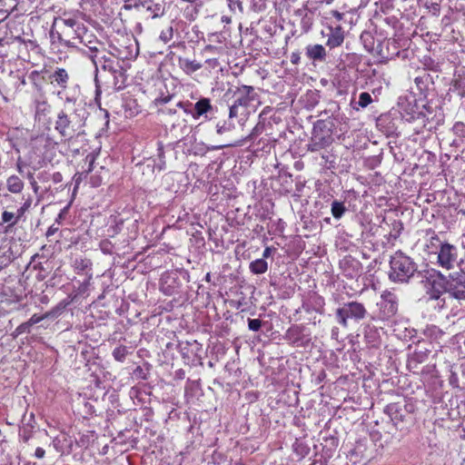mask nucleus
Instances as JSON below:
<instances>
[{
	"label": "nucleus",
	"instance_id": "nucleus-17",
	"mask_svg": "<svg viewBox=\"0 0 465 465\" xmlns=\"http://www.w3.org/2000/svg\"><path fill=\"white\" fill-rule=\"evenodd\" d=\"M187 106H192V104H184L183 102H178L176 104V107L183 108L186 114H191L194 119H198L213 110L211 100L209 98H201L199 101H197L194 104L193 111L189 110Z\"/></svg>",
	"mask_w": 465,
	"mask_h": 465
},
{
	"label": "nucleus",
	"instance_id": "nucleus-2",
	"mask_svg": "<svg viewBox=\"0 0 465 465\" xmlns=\"http://www.w3.org/2000/svg\"><path fill=\"white\" fill-rule=\"evenodd\" d=\"M417 270V263L403 252L397 251L391 256L388 275L392 282L408 283Z\"/></svg>",
	"mask_w": 465,
	"mask_h": 465
},
{
	"label": "nucleus",
	"instance_id": "nucleus-6",
	"mask_svg": "<svg viewBox=\"0 0 465 465\" xmlns=\"http://www.w3.org/2000/svg\"><path fill=\"white\" fill-rule=\"evenodd\" d=\"M368 314L367 309L364 304L356 301L344 302L335 312V318L337 322L343 328L349 325V320H353L356 322L363 320Z\"/></svg>",
	"mask_w": 465,
	"mask_h": 465
},
{
	"label": "nucleus",
	"instance_id": "nucleus-11",
	"mask_svg": "<svg viewBox=\"0 0 465 465\" xmlns=\"http://www.w3.org/2000/svg\"><path fill=\"white\" fill-rule=\"evenodd\" d=\"M77 42L88 49L84 54L91 59L92 63L106 53L104 44L99 41L85 26Z\"/></svg>",
	"mask_w": 465,
	"mask_h": 465
},
{
	"label": "nucleus",
	"instance_id": "nucleus-50",
	"mask_svg": "<svg viewBox=\"0 0 465 465\" xmlns=\"http://www.w3.org/2000/svg\"><path fill=\"white\" fill-rule=\"evenodd\" d=\"M7 252L8 251L5 248L0 247V268L10 262V257L6 255Z\"/></svg>",
	"mask_w": 465,
	"mask_h": 465
},
{
	"label": "nucleus",
	"instance_id": "nucleus-13",
	"mask_svg": "<svg viewBox=\"0 0 465 465\" xmlns=\"http://www.w3.org/2000/svg\"><path fill=\"white\" fill-rule=\"evenodd\" d=\"M373 455V446L367 439L359 440L351 450H350L347 457L353 464L366 463Z\"/></svg>",
	"mask_w": 465,
	"mask_h": 465
},
{
	"label": "nucleus",
	"instance_id": "nucleus-9",
	"mask_svg": "<svg viewBox=\"0 0 465 465\" xmlns=\"http://www.w3.org/2000/svg\"><path fill=\"white\" fill-rule=\"evenodd\" d=\"M83 119L76 120L72 114L61 110L56 116L54 130L64 139L70 140L79 135Z\"/></svg>",
	"mask_w": 465,
	"mask_h": 465
},
{
	"label": "nucleus",
	"instance_id": "nucleus-23",
	"mask_svg": "<svg viewBox=\"0 0 465 465\" xmlns=\"http://www.w3.org/2000/svg\"><path fill=\"white\" fill-rule=\"evenodd\" d=\"M50 82L56 84L62 90H65L69 82V74L64 68L57 67L49 76Z\"/></svg>",
	"mask_w": 465,
	"mask_h": 465
},
{
	"label": "nucleus",
	"instance_id": "nucleus-43",
	"mask_svg": "<svg viewBox=\"0 0 465 465\" xmlns=\"http://www.w3.org/2000/svg\"><path fill=\"white\" fill-rule=\"evenodd\" d=\"M173 35V30L172 26H169L165 30H163L160 34V39L164 43H168Z\"/></svg>",
	"mask_w": 465,
	"mask_h": 465
},
{
	"label": "nucleus",
	"instance_id": "nucleus-34",
	"mask_svg": "<svg viewBox=\"0 0 465 465\" xmlns=\"http://www.w3.org/2000/svg\"><path fill=\"white\" fill-rule=\"evenodd\" d=\"M190 347H195L196 349H202V346L197 341L193 340L192 341H181L178 344L179 351L183 355V358L190 359Z\"/></svg>",
	"mask_w": 465,
	"mask_h": 465
},
{
	"label": "nucleus",
	"instance_id": "nucleus-1",
	"mask_svg": "<svg viewBox=\"0 0 465 465\" xmlns=\"http://www.w3.org/2000/svg\"><path fill=\"white\" fill-rule=\"evenodd\" d=\"M227 94H232V103L229 107V119L239 116H247L249 107L253 103L260 104V97L253 86L241 84L234 88H230Z\"/></svg>",
	"mask_w": 465,
	"mask_h": 465
},
{
	"label": "nucleus",
	"instance_id": "nucleus-32",
	"mask_svg": "<svg viewBox=\"0 0 465 465\" xmlns=\"http://www.w3.org/2000/svg\"><path fill=\"white\" fill-rule=\"evenodd\" d=\"M249 268L253 274H262L268 270V262L264 259H256L250 263Z\"/></svg>",
	"mask_w": 465,
	"mask_h": 465
},
{
	"label": "nucleus",
	"instance_id": "nucleus-7",
	"mask_svg": "<svg viewBox=\"0 0 465 465\" xmlns=\"http://www.w3.org/2000/svg\"><path fill=\"white\" fill-rule=\"evenodd\" d=\"M124 61H120L119 59L114 57L112 54L107 52L99 56L95 61L93 62V64L95 67V100H98V97L101 94V87L99 84L98 73L99 69L102 70L101 77L105 81V77L107 75H112L114 73H117V70L123 65Z\"/></svg>",
	"mask_w": 465,
	"mask_h": 465
},
{
	"label": "nucleus",
	"instance_id": "nucleus-47",
	"mask_svg": "<svg viewBox=\"0 0 465 465\" xmlns=\"http://www.w3.org/2000/svg\"><path fill=\"white\" fill-rule=\"evenodd\" d=\"M92 274H90L83 282L80 283L78 287V292L80 294H84L91 284Z\"/></svg>",
	"mask_w": 465,
	"mask_h": 465
},
{
	"label": "nucleus",
	"instance_id": "nucleus-61",
	"mask_svg": "<svg viewBox=\"0 0 465 465\" xmlns=\"http://www.w3.org/2000/svg\"><path fill=\"white\" fill-rule=\"evenodd\" d=\"M272 254V248L271 247H266L262 252V257L261 259H267L271 256Z\"/></svg>",
	"mask_w": 465,
	"mask_h": 465
},
{
	"label": "nucleus",
	"instance_id": "nucleus-15",
	"mask_svg": "<svg viewBox=\"0 0 465 465\" xmlns=\"http://www.w3.org/2000/svg\"><path fill=\"white\" fill-rule=\"evenodd\" d=\"M284 340L290 344L305 347L311 342V333L303 325H292L284 333Z\"/></svg>",
	"mask_w": 465,
	"mask_h": 465
},
{
	"label": "nucleus",
	"instance_id": "nucleus-10",
	"mask_svg": "<svg viewBox=\"0 0 465 465\" xmlns=\"http://www.w3.org/2000/svg\"><path fill=\"white\" fill-rule=\"evenodd\" d=\"M60 29L63 31V36L69 41L68 48L80 50L77 41L84 28V25L75 18H61Z\"/></svg>",
	"mask_w": 465,
	"mask_h": 465
},
{
	"label": "nucleus",
	"instance_id": "nucleus-25",
	"mask_svg": "<svg viewBox=\"0 0 465 465\" xmlns=\"http://www.w3.org/2000/svg\"><path fill=\"white\" fill-rule=\"evenodd\" d=\"M330 30L331 33L328 35L326 43L327 46L330 48H335L341 45L344 41V32L341 26L336 25L335 27H331Z\"/></svg>",
	"mask_w": 465,
	"mask_h": 465
},
{
	"label": "nucleus",
	"instance_id": "nucleus-49",
	"mask_svg": "<svg viewBox=\"0 0 465 465\" xmlns=\"http://www.w3.org/2000/svg\"><path fill=\"white\" fill-rule=\"evenodd\" d=\"M30 332V325L27 323V322H23L20 324L15 330V336H18L23 333H29Z\"/></svg>",
	"mask_w": 465,
	"mask_h": 465
},
{
	"label": "nucleus",
	"instance_id": "nucleus-54",
	"mask_svg": "<svg viewBox=\"0 0 465 465\" xmlns=\"http://www.w3.org/2000/svg\"><path fill=\"white\" fill-rule=\"evenodd\" d=\"M59 230V225L55 223H54L46 231V237H50L54 235L56 232Z\"/></svg>",
	"mask_w": 465,
	"mask_h": 465
},
{
	"label": "nucleus",
	"instance_id": "nucleus-38",
	"mask_svg": "<svg viewBox=\"0 0 465 465\" xmlns=\"http://www.w3.org/2000/svg\"><path fill=\"white\" fill-rule=\"evenodd\" d=\"M372 103L371 95L367 92H362L359 94V100L356 103L358 106H353L354 109L358 110L361 108H366Z\"/></svg>",
	"mask_w": 465,
	"mask_h": 465
},
{
	"label": "nucleus",
	"instance_id": "nucleus-64",
	"mask_svg": "<svg viewBox=\"0 0 465 465\" xmlns=\"http://www.w3.org/2000/svg\"><path fill=\"white\" fill-rule=\"evenodd\" d=\"M270 111H271V108H270L269 106H266L265 108H263V110H262V111L261 112V114H259V119H260V120H264V119H263V116H264L265 114H268V112H270Z\"/></svg>",
	"mask_w": 465,
	"mask_h": 465
},
{
	"label": "nucleus",
	"instance_id": "nucleus-28",
	"mask_svg": "<svg viewBox=\"0 0 465 465\" xmlns=\"http://www.w3.org/2000/svg\"><path fill=\"white\" fill-rule=\"evenodd\" d=\"M25 183L17 175H11L6 179L7 190L12 193H20L24 189Z\"/></svg>",
	"mask_w": 465,
	"mask_h": 465
},
{
	"label": "nucleus",
	"instance_id": "nucleus-3",
	"mask_svg": "<svg viewBox=\"0 0 465 465\" xmlns=\"http://www.w3.org/2000/svg\"><path fill=\"white\" fill-rule=\"evenodd\" d=\"M431 114V107L423 99L411 96L401 104L402 118L409 123L419 122L420 129L427 126Z\"/></svg>",
	"mask_w": 465,
	"mask_h": 465
},
{
	"label": "nucleus",
	"instance_id": "nucleus-62",
	"mask_svg": "<svg viewBox=\"0 0 465 465\" xmlns=\"http://www.w3.org/2000/svg\"><path fill=\"white\" fill-rule=\"evenodd\" d=\"M415 124V126L413 127V132L414 134H420L423 132V130L426 128V127H421L420 129L419 128V122H413Z\"/></svg>",
	"mask_w": 465,
	"mask_h": 465
},
{
	"label": "nucleus",
	"instance_id": "nucleus-46",
	"mask_svg": "<svg viewBox=\"0 0 465 465\" xmlns=\"http://www.w3.org/2000/svg\"><path fill=\"white\" fill-rule=\"evenodd\" d=\"M32 204V199L28 198L25 202L17 209L16 214L21 218L26 211L29 210Z\"/></svg>",
	"mask_w": 465,
	"mask_h": 465
},
{
	"label": "nucleus",
	"instance_id": "nucleus-33",
	"mask_svg": "<svg viewBox=\"0 0 465 465\" xmlns=\"http://www.w3.org/2000/svg\"><path fill=\"white\" fill-rule=\"evenodd\" d=\"M19 217L16 213L4 211L1 215V220L3 223H7L5 232H8L12 227H14L19 221Z\"/></svg>",
	"mask_w": 465,
	"mask_h": 465
},
{
	"label": "nucleus",
	"instance_id": "nucleus-40",
	"mask_svg": "<svg viewBox=\"0 0 465 465\" xmlns=\"http://www.w3.org/2000/svg\"><path fill=\"white\" fill-rule=\"evenodd\" d=\"M128 354V350L125 346L120 345L113 351V356L115 361L123 362L124 361L126 356Z\"/></svg>",
	"mask_w": 465,
	"mask_h": 465
},
{
	"label": "nucleus",
	"instance_id": "nucleus-52",
	"mask_svg": "<svg viewBox=\"0 0 465 465\" xmlns=\"http://www.w3.org/2000/svg\"><path fill=\"white\" fill-rule=\"evenodd\" d=\"M173 98V95H166V96H161L159 98H156L154 100V104L159 106V105H165L166 104H168Z\"/></svg>",
	"mask_w": 465,
	"mask_h": 465
},
{
	"label": "nucleus",
	"instance_id": "nucleus-44",
	"mask_svg": "<svg viewBox=\"0 0 465 465\" xmlns=\"http://www.w3.org/2000/svg\"><path fill=\"white\" fill-rule=\"evenodd\" d=\"M262 322L260 319H248V328L250 331H258L262 327Z\"/></svg>",
	"mask_w": 465,
	"mask_h": 465
},
{
	"label": "nucleus",
	"instance_id": "nucleus-22",
	"mask_svg": "<svg viewBox=\"0 0 465 465\" xmlns=\"http://www.w3.org/2000/svg\"><path fill=\"white\" fill-rule=\"evenodd\" d=\"M305 55L313 62H323L326 59V51L322 45H308L305 48Z\"/></svg>",
	"mask_w": 465,
	"mask_h": 465
},
{
	"label": "nucleus",
	"instance_id": "nucleus-4",
	"mask_svg": "<svg viewBox=\"0 0 465 465\" xmlns=\"http://www.w3.org/2000/svg\"><path fill=\"white\" fill-rule=\"evenodd\" d=\"M426 280L429 284L427 294L430 300L437 301L438 305L441 308L445 306V299L443 294H448V275L443 274L440 271L431 269L427 271Z\"/></svg>",
	"mask_w": 465,
	"mask_h": 465
},
{
	"label": "nucleus",
	"instance_id": "nucleus-53",
	"mask_svg": "<svg viewBox=\"0 0 465 465\" xmlns=\"http://www.w3.org/2000/svg\"><path fill=\"white\" fill-rule=\"evenodd\" d=\"M45 318V316L44 315H38V314H34L32 315V317L27 321V323L30 325V327H32L33 325L40 322L42 320H44Z\"/></svg>",
	"mask_w": 465,
	"mask_h": 465
},
{
	"label": "nucleus",
	"instance_id": "nucleus-31",
	"mask_svg": "<svg viewBox=\"0 0 465 465\" xmlns=\"http://www.w3.org/2000/svg\"><path fill=\"white\" fill-rule=\"evenodd\" d=\"M265 130V123L264 120H260L256 124V125L252 128L251 133L242 139V143H239V145L243 144L244 143L253 141L256 137H258L260 134L263 133Z\"/></svg>",
	"mask_w": 465,
	"mask_h": 465
},
{
	"label": "nucleus",
	"instance_id": "nucleus-37",
	"mask_svg": "<svg viewBox=\"0 0 465 465\" xmlns=\"http://www.w3.org/2000/svg\"><path fill=\"white\" fill-rule=\"evenodd\" d=\"M430 75L427 73L415 77L414 82L420 92H424L427 89L428 84L430 81Z\"/></svg>",
	"mask_w": 465,
	"mask_h": 465
},
{
	"label": "nucleus",
	"instance_id": "nucleus-36",
	"mask_svg": "<svg viewBox=\"0 0 465 465\" xmlns=\"http://www.w3.org/2000/svg\"><path fill=\"white\" fill-rule=\"evenodd\" d=\"M452 132L459 138V140L453 141L454 143L465 141V124L461 122L455 123L452 127Z\"/></svg>",
	"mask_w": 465,
	"mask_h": 465
},
{
	"label": "nucleus",
	"instance_id": "nucleus-16",
	"mask_svg": "<svg viewBox=\"0 0 465 465\" xmlns=\"http://www.w3.org/2000/svg\"><path fill=\"white\" fill-rule=\"evenodd\" d=\"M340 269L348 279H354L361 274L362 265L361 262L351 255H346L340 261Z\"/></svg>",
	"mask_w": 465,
	"mask_h": 465
},
{
	"label": "nucleus",
	"instance_id": "nucleus-18",
	"mask_svg": "<svg viewBox=\"0 0 465 465\" xmlns=\"http://www.w3.org/2000/svg\"><path fill=\"white\" fill-rule=\"evenodd\" d=\"M126 69L124 67V65H122L117 70V73H114L112 75H107V77H105L104 84L108 90L116 92L123 90L126 86Z\"/></svg>",
	"mask_w": 465,
	"mask_h": 465
},
{
	"label": "nucleus",
	"instance_id": "nucleus-56",
	"mask_svg": "<svg viewBox=\"0 0 465 465\" xmlns=\"http://www.w3.org/2000/svg\"><path fill=\"white\" fill-rule=\"evenodd\" d=\"M301 57L299 52H292L290 56V61L292 64H298L300 63Z\"/></svg>",
	"mask_w": 465,
	"mask_h": 465
},
{
	"label": "nucleus",
	"instance_id": "nucleus-45",
	"mask_svg": "<svg viewBox=\"0 0 465 465\" xmlns=\"http://www.w3.org/2000/svg\"><path fill=\"white\" fill-rule=\"evenodd\" d=\"M70 206H71V203H68L66 206H64L61 211L60 213H58L57 217L55 218V221L54 223H57L58 225H60L63 222V220L65 219L68 212H69V209H70Z\"/></svg>",
	"mask_w": 465,
	"mask_h": 465
},
{
	"label": "nucleus",
	"instance_id": "nucleus-8",
	"mask_svg": "<svg viewBox=\"0 0 465 465\" xmlns=\"http://www.w3.org/2000/svg\"><path fill=\"white\" fill-rule=\"evenodd\" d=\"M332 134L329 124L324 120H318L312 128V137L307 144L308 151L318 152L332 143Z\"/></svg>",
	"mask_w": 465,
	"mask_h": 465
},
{
	"label": "nucleus",
	"instance_id": "nucleus-24",
	"mask_svg": "<svg viewBox=\"0 0 465 465\" xmlns=\"http://www.w3.org/2000/svg\"><path fill=\"white\" fill-rule=\"evenodd\" d=\"M141 5L152 14L153 18L162 17L165 13V3L153 0H140Z\"/></svg>",
	"mask_w": 465,
	"mask_h": 465
},
{
	"label": "nucleus",
	"instance_id": "nucleus-21",
	"mask_svg": "<svg viewBox=\"0 0 465 465\" xmlns=\"http://www.w3.org/2000/svg\"><path fill=\"white\" fill-rule=\"evenodd\" d=\"M363 337L366 343L371 347H378L381 343L380 331L376 326L371 323L364 326Z\"/></svg>",
	"mask_w": 465,
	"mask_h": 465
},
{
	"label": "nucleus",
	"instance_id": "nucleus-35",
	"mask_svg": "<svg viewBox=\"0 0 465 465\" xmlns=\"http://www.w3.org/2000/svg\"><path fill=\"white\" fill-rule=\"evenodd\" d=\"M346 211L347 208L343 202L333 201L331 203V212L335 219H341L344 215Z\"/></svg>",
	"mask_w": 465,
	"mask_h": 465
},
{
	"label": "nucleus",
	"instance_id": "nucleus-57",
	"mask_svg": "<svg viewBox=\"0 0 465 465\" xmlns=\"http://www.w3.org/2000/svg\"><path fill=\"white\" fill-rule=\"evenodd\" d=\"M158 112L163 114H170L171 115V114H176L177 110H176V108L163 107V108H159Z\"/></svg>",
	"mask_w": 465,
	"mask_h": 465
},
{
	"label": "nucleus",
	"instance_id": "nucleus-58",
	"mask_svg": "<svg viewBox=\"0 0 465 465\" xmlns=\"http://www.w3.org/2000/svg\"><path fill=\"white\" fill-rule=\"evenodd\" d=\"M51 179L54 182V183H59L63 181V175L61 173L56 172L52 174Z\"/></svg>",
	"mask_w": 465,
	"mask_h": 465
},
{
	"label": "nucleus",
	"instance_id": "nucleus-27",
	"mask_svg": "<svg viewBox=\"0 0 465 465\" xmlns=\"http://www.w3.org/2000/svg\"><path fill=\"white\" fill-rule=\"evenodd\" d=\"M179 67L187 74H191L202 68V64L196 60H190L188 58L179 57Z\"/></svg>",
	"mask_w": 465,
	"mask_h": 465
},
{
	"label": "nucleus",
	"instance_id": "nucleus-55",
	"mask_svg": "<svg viewBox=\"0 0 465 465\" xmlns=\"http://www.w3.org/2000/svg\"><path fill=\"white\" fill-rule=\"evenodd\" d=\"M20 438L24 442H27L32 437L31 430L24 429L23 431L19 434Z\"/></svg>",
	"mask_w": 465,
	"mask_h": 465
},
{
	"label": "nucleus",
	"instance_id": "nucleus-26",
	"mask_svg": "<svg viewBox=\"0 0 465 465\" xmlns=\"http://www.w3.org/2000/svg\"><path fill=\"white\" fill-rule=\"evenodd\" d=\"M35 108V118L38 122L44 121L51 112V105L45 100H36Z\"/></svg>",
	"mask_w": 465,
	"mask_h": 465
},
{
	"label": "nucleus",
	"instance_id": "nucleus-42",
	"mask_svg": "<svg viewBox=\"0 0 465 465\" xmlns=\"http://www.w3.org/2000/svg\"><path fill=\"white\" fill-rule=\"evenodd\" d=\"M28 80L36 88L40 89L42 86L43 78L40 72L35 70L28 74Z\"/></svg>",
	"mask_w": 465,
	"mask_h": 465
},
{
	"label": "nucleus",
	"instance_id": "nucleus-48",
	"mask_svg": "<svg viewBox=\"0 0 465 465\" xmlns=\"http://www.w3.org/2000/svg\"><path fill=\"white\" fill-rule=\"evenodd\" d=\"M314 307L313 310L317 312H322L324 306V300L321 296H314Z\"/></svg>",
	"mask_w": 465,
	"mask_h": 465
},
{
	"label": "nucleus",
	"instance_id": "nucleus-30",
	"mask_svg": "<svg viewBox=\"0 0 465 465\" xmlns=\"http://www.w3.org/2000/svg\"><path fill=\"white\" fill-rule=\"evenodd\" d=\"M49 36H50V42H51V45H55L56 44H60V45H63L64 46L67 47V45H70L69 41L66 40L64 36H63V31L62 29L59 28V30H55L54 29V24L53 25L50 32H49Z\"/></svg>",
	"mask_w": 465,
	"mask_h": 465
},
{
	"label": "nucleus",
	"instance_id": "nucleus-29",
	"mask_svg": "<svg viewBox=\"0 0 465 465\" xmlns=\"http://www.w3.org/2000/svg\"><path fill=\"white\" fill-rule=\"evenodd\" d=\"M424 335L430 340L440 342L445 336L444 331L436 325H429L424 329Z\"/></svg>",
	"mask_w": 465,
	"mask_h": 465
},
{
	"label": "nucleus",
	"instance_id": "nucleus-63",
	"mask_svg": "<svg viewBox=\"0 0 465 465\" xmlns=\"http://www.w3.org/2000/svg\"><path fill=\"white\" fill-rule=\"evenodd\" d=\"M430 244L433 245L434 244V242H437L440 244V240L439 238V236L434 232H432V236L430 237Z\"/></svg>",
	"mask_w": 465,
	"mask_h": 465
},
{
	"label": "nucleus",
	"instance_id": "nucleus-12",
	"mask_svg": "<svg viewBox=\"0 0 465 465\" xmlns=\"http://www.w3.org/2000/svg\"><path fill=\"white\" fill-rule=\"evenodd\" d=\"M448 280V295L460 302L465 301V269L450 272Z\"/></svg>",
	"mask_w": 465,
	"mask_h": 465
},
{
	"label": "nucleus",
	"instance_id": "nucleus-5",
	"mask_svg": "<svg viewBox=\"0 0 465 465\" xmlns=\"http://www.w3.org/2000/svg\"><path fill=\"white\" fill-rule=\"evenodd\" d=\"M464 259L460 256L459 249L456 245L444 242L439 244L437 252V264L447 271L455 268L463 269Z\"/></svg>",
	"mask_w": 465,
	"mask_h": 465
},
{
	"label": "nucleus",
	"instance_id": "nucleus-39",
	"mask_svg": "<svg viewBox=\"0 0 465 465\" xmlns=\"http://www.w3.org/2000/svg\"><path fill=\"white\" fill-rule=\"evenodd\" d=\"M92 266V262L88 259H75L74 262V268L79 273L83 272L87 269H90Z\"/></svg>",
	"mask_w": 465,
	"mask_h": 465
},
{
	"label": "nucleus",
	"instance_id": "nucleus-60",
	"mask_svg": "<svg viewBox=\"0 0 465 465\" xmlns=\"http://www.w3.org/2000/svg\"><path fill=\"white\" fill-rule=\"evenodd\" d=\"M331 15L337 20V21H341L344 17V14L343 13H341L337 10H331Z\"/></svg>",
	"mask_w": 465,
	"mask_h": 465
},
{
	"label": "nucleus",
	"instance_id": "nucleus-41",
	"mask_svg": "<svg viewBox=\"0 0 465 465\" xmlns=\"http://www.w3.org/2000/svg\"><path fill=\"white\" fill-rule=\"evenodd\" d=\"M234 124L231 121L219 122L216 124V132L218 134H223L229 133L234 129Z\"/></svg>",
	"mask_w": 465,
	"mask_h": 465
},
{
	"label": "nucleus",
	"instance_id": "nucleus-59",
	"mask_svg": "<svg viewBox=\"0 0 465 465\" xmlns=\"http://www.w3.org/2000/svg\"><path fill=\"white\" fill-rule=\"evenodd\" d=\"M45 450L43 448L37 447L35 449V458L43 459L45 457Z\"/></svg>",
	"mask_w": 465,
	"mask_h": 465
},
{
	"label": "nucleus",
	"instance_id": "nucleus-51",
	"mask_svg": "<svg viewBox=\"0 0 465 465\" xmlns=\"http://www.w3.org/2000/svg\"><path fill=\"white\" fill-rule=\"evenodd\" d=\"M229 8L235 12L236 10L242 12V2L240 0H227Z\"/></svg>",
	"mask_w": 465,
	"mask_h": 465
},
{
	"label": "nucleus",
	"instance_id": "nucleus-20",
	"mask_svg": "<svg viewBox=\"0 0 465 465\" xmlns=\"http://www.w3.org/2000/svg\"><path fill=\"white\" fill-rule=\"evenodd\" d=\"M430 353V350L428 348H417L408 358V367L411 369L418 368L420 364L428 360Z\"/></svg>",
	"mask_w": 465,
	"mask_h": 465
},
{
	"label": "nucleus",
	"instance_id": "nucleus-14",
	"mask_svg": "<svg viewBox=\"0 0 465 465\" xmlns=\"http://www.w3.org/2000/svg\"><path fill=\"white\" fill-rule=\"evenodd\" d=\"M378 306L381 319L389 320L398 312L399 298L394 292L384 291L381 295V301L378 302Z\"/></svg>",
	"mask_w": 465,
	"mask_h": 465
},
{
	"label": "nucleus",
	"instance_id": "nucleus-19",
	"mask_svg": "<svg viewBox=\"0 0 465 465\" xmlns=\"http://www.w3.org/2000/svg\"><path fill=\"white\" fill-rule=\"evenodd\" d=\"M384 411L390 416L394 425H398V423L403 422L409 414L407 405L401 402H392L388 404L385 407Z\"/></svg>",
	"mask_w": 465,
	"mask_h": 465
}]
</instances>
